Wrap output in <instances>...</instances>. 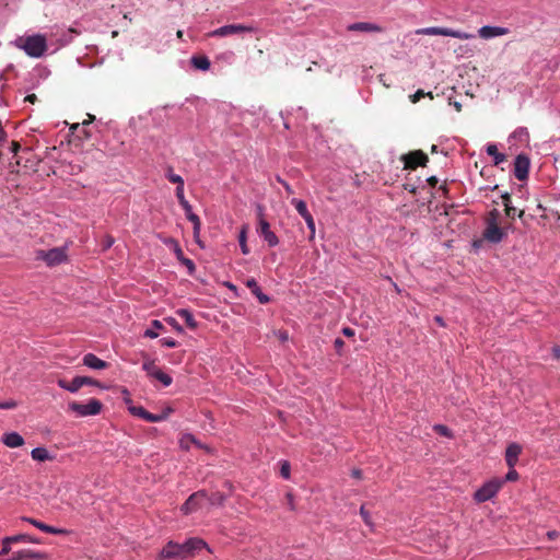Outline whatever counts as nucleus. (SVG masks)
Returning a JSON list of instances; mask_svg holds the SVG:
<instances>
[{
	"label": "nucleus",
	"mask_w": 560,
	"mask_h": 560,
	"mask_svg": "<svg viewBox=\"0 0 560 560\" xmlns=\"http://www.w3.org/2000/svg\"><path fill=\"white\" fill-rule=\"evenodd\" d=\"M83 364L94 370H104L108 368V363L106 361L101 360L93 353H86L83 357Z\"/></svg>",
	"instance_id": "6ab92c4d"
},
{
	"label": "nucleus",
	"mask_w": 560,
	"mask_h": 560,
	"mask_svg": "<svg viewBox=\"0 0 560 560\" xmlns=\"http://www.w3.org/2000/svg\"><path fill=\"white\" fill-rule=\"evenodd\" d=\"M36 260H43L48 267H55L68 260L67 247H55L49 250L36 252Z\"/></svg>",
	"instance_id": "7ed1b4c3"
},
{
	"label": "nucleus",
	"mask_w": 560,
	"mask_h": 560,
	"mask_svg": "<svg viewBox=\"0 0 560 560\" xmlns=\"http://www.w3.org/2000/svg\"><path fill=\"white\" fill-rule=\"evenodd\" d=\"M113 243H114V240L112 237H107L105 247L106 248L110 247L113 245Z\"/></svg>",
	"instance_id": "0e129e2a"
},
{
	"label": "nucleus",
	"mask_w": 560,
	"mask_h": 560,
	"mask_svg": "<svg viewBox=\"0 0 560 560\" xmlns=\"http://www.w3.org/2000/svg\"><path fill=\"white\" fill-rule=\"evenodd\" d=\"M142 368L151 377H153L160 371V368L154 363V361L144 362Z\"/></svg>",
	"instance_id": "473e14b6"
},
{
	"label": "nucleus",
	"mask_w": 560,
	"mask_h": 560,
	"mask_svg": "<svg viewBox=\"0 0 560 560\" xmlns=\"http://www.w3.org/2000/svg\"><path fill=\"white\" fill-rule=\"evenodd\" d=\"M21 520L32 524L33 526L37 527L38 529H40L44 533H47V534H58V533H60L59 529H57V528H55V527H52L50 525H47V524H45L43 522H39V521H37L35 518L23 516V517H21Z\"/></svg>",
	"instance_id": "4be33fe9"
},
{
	"label": "nucleus",
	"mask_w": 560,
	"mask_h": 560,
	"mask_svg": "<svg viewBox=\"0 0 560 560\" xmlns=\"http://www.w3.org/2000/svg\"><path fill=\"white\" fill-rule=\"evenodd\" d=\"M334 345H335V348H336L337 350H339V349H341V348H342V346L345 345V342H343V340H342V339H340V338H336V340H335Z\"/></svg>",
	"instance_id": "6e6d98bb"
},
{
	"label": "nucleus",
	"mask_w": 560,
	"mask_h": 560,
	"mask_svg": "<svg viewBox=\"0 0 560 560\" xmlns=\"http://www.w3.org/2000/svg\"><path fill=\"white\" fill-rule=\"evenodd\" d=\"M187 219L194 224V235L198 236L200 233V219L197 214H195L191 210L189 212H186Z\"/></svg>",
	"instance_id": "7c9ffc66"
},
{
	"label": "nucleus",
	"mask_w": 560,
	"mask_h": 560,
	"mask_svg": "<svg viewBox=\"0 0 560 560\" xmlns=\"http://www.w3.org/2000/svg\"><path fill=\"white\" fill-rule=\"evenodd\" d=\"M15 46L25 51L32 58L42 57L47 50V39L45 35L35 34L21 36L15 39Z\"/></svg>",
	"instance_id": "f257e3e1"
},
{
	"label": "nucleus",
	"mask_w": 560,
	"mask_h": 560,
	"mask_svg": "<svg viewBox=\"0 0 560 560\" xmlns=\"http://www.w3.org/2000/svg\"><path fill=\"white\" fill-rule=\"evenodd\" d=\"M152 325L156 328H162V324L159 320H153Z\"/></svg>",
	"instance_id": "774afa93"
},
{
	"label": "nucleus",
	"mask_w": 560,
	"mask_h": 560,
	"mask_svg": "<svg viewBox=\"0 0 560 560\" xmlns=\"http://www.w3.org/2000/svg\"><path fill=\"white\" fill-rule=\"evenodd\" d=\"M360 514H361V516H362V518H363V521H364V523L366 525H371L372 524L371 516H370L369 512L366 511L364 504L360 509Z\"/></svg>",
	"instance_id": "79ce46f5"
},
{
	"label": "nucleus",
	"mask_w": 560,
	"mask_h": 560,
	"mask_svg": "<svg viewBox=\"0 0 560 560\" xmlns=\"http://www.w3.org/2000/svg\"><path fill=\"white\" fill-rule=\"evenodd\" d=\"M190 61L196 69L202 71L209 70L211 66L210 60L207 56H192Z\"/></svg>",
	"instance_id": "5701e85b"
},
{
	"label": "nucleus",
	"mask_w": 560,
	"mask_h": 560,
	"mask_svg": "<svg viewBox=\"0 0 560 560\" xmlns=\"http://www.w3.org/2000/svg\"><path fill=\"white\" fill-rule=\"evenodd\" d=\"M81 380H82V386L92 385V386L103 387L98 381H96L92 377L81 376Z\"/></svg>",
	"instance_id": "a19ab883"
},
{
	"label": "nucleus",
	"mask_w": 560,
	"mask_h": 560,
	"mask_svg": "<svg viewBox=\"0 0 560 560\" xmlns=\"http://www.w3.org/2000/svg\"><path fill=\"white\" fill-rule=\"evenodd\" d=\"M166 177L171 183L176 184L177 187L184 188V179L182 178V176L172 173V168L168 170Z\"/></svg>",
	"instance_id": "c9c22d12"
},
{
	"label": "nucleus",
	"mask_w": 560,
	"mask_h": 560,
	"mask_svg": "<svg viewBox=\"0 0 560 560\" xmlns=\"http://www.w3.org/2000/svg\"><path fill=\"white\" fill-rule=\"evenodd\" d=\"M129 410H130V412L133 416L140 417V418L144 419L148 422H160V421H163V416H158V415L151 413V412L147 411L141 406H139V407H136V406L130 407Z\"/></svg>",
	"instance_id": "dca6fc26"
},
{
	"label": "nucleus",
	"mask_w": 560,
	"mask_h": 560,
	"mask_svg": "<svg viewBox=\"0 0 560 560\" xmlns=\"http://www.w3.org/2000/svg\"><path fill=\"white\" fill-rule=\"evenodd\" d=\"M37 100L36 95L35 94H30L25 97V101L26 102H30V103H35V101Z\"/></svg>",
	"instance_id": "680f3d73"
},
{
	"label": "nucleus",
	"mask_w": 560,
	"mask_h": 560,
	"mask_svg": "<svg viewBox=\"0 0 560 560\" xmlns=\"http://www.w3.org/2000/svg\"><path fill=\"white\" fill-rule=\"evenodd\" d=\"M11 536L4 537L2 539V548L0 550V557L7 556L11 552V545L14 544L13 540H11Z\"/></svg>",
	"instance_id": "72a5a7b5"
},
{
	"label": "nucleus",
	"mask_w": 560,
	"mask_h": 560,
	"mask_svg": "<svg viewBox=\"0 0 560 560\" xmlns=\"http://www.w3.org/2000/svg\"><path fill=\"white\" fill-rule=\"evenodd\" d=\"M434 319H435V322H436V323H439L441 326H444V322H443L442 317H440V316H435V318H434Z\"/></svg>",
	"instance_id": "338daca9"
},
{
	"label": "nucleus",
	"mask_w": 560,
	"mask_h": 560,
	"mask_svg": "<svg viewBox=\"0 0 560 560\" xmlns=\"http://www.w3.org/2000/svg\"><path fill=\"white\" fill-rule=\"evenodd\" d=\"M144 336L149 337V338H156L158 337V332L152 331V329H147L145 332H144Z\"/></svg>",
	"instance_id": "4d7b16f0"
},
{
	"label": "nucleus",
	"mask_w": 560,
	"mask_h": 560,
	"mask_svg": "<svg viewBox=\"0 0 560 560\" xmlns=\"http://www.w3.org/2000/svg\"><path fill=\"white\" fill-rule=\"evenodd\" d=\"M207 498V493L205 491H197L189 495V498L182 505V511L184 514H190L199 510Z\"/></svg>",
	"instance_id": "9d476101"
},
{
	"label": "nucleus",
	"mask_w": 560,
	"mask_h": 560,
	"mask_svg": "<svg viewBox=\"0 0 560 560\" xmlns=\"http://www.w3.org/2000/svg\"><path fill=\"white\" fill-rule=\"evenodd\" d=\"M11 540L14 541V544H18V542H32V544H40V539L39 538H36V537H33L28 534H18V535H13L11 536Z\"/></svg>",
	"instance_id": "cd10ccee"
},
{
	"label": "nucleus",
	"mask_w": 560,
	"mask_h": 560,
	"mask_svg": "<svg viewBox=\"0 0 560 560\" xmlns=\"http://www.w3.org/2000/svg\"><path fill=\"white\" fill-rule=\"evenodd\" d=\"M206 546V542L199 538H190L183 544V548H185L186 558L192 557L195 551L201 550Z\"/></svg>",
	"instance_id": "a211bd4d"
},
{
	"label": "nucleus",
	"mask_w": 560,
	"mask_h": 560,
	"mask_svg": "<svg viewBox=\"0 0 560 560\" xmlns=\"http://www.w3.org/2000/svg\"><path fill=\"white\" fill-rule=\"evenodd\" d=\"M253 27L242 25V24H231V25H224L221 26L214 31H212L209 36L212 37H224L229 35L240 34L243 32H252Z\"/></svg>",
	"instance_id": "9b49d317"
},
{
	"label": "nucleus",
	"mask_w": 560,
	"mask_h": 560,
	"mask_svg": "<svg viewBox=\"0 0 560 560\" xmlns=\"http://www.w3.org/2000/svg\"><path fill=\"white\" fill-rule=\"evenodd\" d=\"M168 323H170V324H171V325H172V326H173L177 331H179V332H182V331H183L182 326L176 322V319H174V318H170V319H168Z\"/></svg>",
	"instance_id": "09e8293b"
},
{
	"label": "nucleus",
	"mask_w": 560,
	"mask_h": 560,
	"mask_svg": "<svg viewBox=\"0 0 560 560\" xmlns=\"http://www.w3.org/2000/svg\"><path fill=\"white\" fill-rule=\"evenodd\" d=\"M290 470H291V467H290L289 462H287V460L281 462L280 475L284 479H289L290 478Z\"/></svg>",
	"instance_id": "ea45409f"
},
{
	"label": "nucleus",
	"mask_w": 560,
	"mask_h": 560,
	"mask_svg": "<svg viewBox=\"0 0 560 560\" xmlns=\"http://www.w3.org/2000/svg\"><path fill=\"white\" fill-rule=\"evenodd\" d=\"M500 212L497 209L491 210L486 218V229L482 237L489 243L498 244L506 235L503 229L499 226Z\"/></svg>",
	"instance_id": "f03ea898"
},
{
	"label": "nucleus",
	"mask_w": 560,
	"mask_h": 560,
	"mask_svg": "<svg viewBox=\"0 0 560 560\" xmlns=\"http://www.w3.org/2000/svg\"><path fill=\"white\" fill-rule=\"evenodd\" d=\"M175 254H176L177 259L188 268L190 273H192L196 269L194 261L184 256L182 248L177 244L175 247Z\"/></svg>",
	"instance_id": "a878e982"
},
{
	"label": "nucleus",
	"mask_w": 560,
	"mask_h": 560,
	"mask_svg": "<svg viewBox=\"0 0 560 560\" xmlns=\"http://www.w3.org/2000/svg\"><path fill=\"white\" fill-rule=\"evenodd\" d=\"M479 36L488 39L497 36H502L509 33V30L505 27H499V26H482L478 31Z\"/></svg>",
	"instance_id": "2eb2a0df"
},
{
	"label": "nucleus",
	"mask_w": 560,
	"mask_h": 560,
	"mask_svg": "<svg viewBox=\"0 0 560 560\" xmlns=\"http://www.w3.org/2000/svg\"><path fill=\"white\" fill-rule=\"evenodd\" d=\"M172 412L173 409L171 407H167L161 413H158V416H163V420H165Z\"/></svg>",
	"instance_id": "8fccbe9b"
},
{
	"label": "nucleus",
	"mask_w": 560,
	"mask_h": 560,
	"mask_svg": "<svg viewBox=\"0 0 560 560\" xmlns=\"http://www.w3.org/2000/svg\"><path fill=\"white\" fill-rule=\"evenodd\" d=\"M176 197L178 199L179 205L185 210V212H189L191 210V206H190V203L185 198L184 188L176 187Z\"/></svg>",
	"instance_id": "2f4dec72"
},
{
	"label": "nucleus",
	"mask_w": 560,
	"mask_h": 560,
	"mask_svg": "<svg viewBox=\"0 0 560 560\" xmlns=\"http://www.w3.org/2000/svg\"><path fill=\"white\" fill-rule=\"evenodd\" d=\"M1 441L5 446L10 448H15L24 445V439L18 432L4 433L1 438Z\"/></svg>",
	"instance_id": "f3484780"
},
{
	"label": "nucleus",
	"mask_w": 560,
	"mask_h": 560,
	"mask_svg": "<svg viewBox=\"0 0 560 560\" xmlns=\"http://www.w3.org/2000/svg\"><path fill=\"white\" fill-rule=\"evenodd\" d=\"M425 95H428L430 98H433L432 92L424 93L423 90H418L415 94L410 95V101H411V103L415 104V103L419 102Z\"/></svg>",
	"instance_id": "58836bf2"
},
{
	"label": "nucleus",
	"mask_w": 560,
	"mask_h": 560,
	"mask_svg": "<svg viewBox=\"0 0 560 560\" xmlns=\"http://www.w3.org/2000/svg\"><path fill=\"white\" fill-rule=\"evenodd\" d=\"M530 162L527 155L518 154L514 162V176L518 180H525L528 177Z\"/></svg>",
	"instance_id": "f8f14e48"
},
{
	"label": "nucleus",
	"mask_w": 560,
	"mask_h": 560,
	"mask_svg": "<svg viewBox=\"0 0 560 560\" xmlns=\"http://www.w3.org/2000/svg\"><path fill=\"white\" fill-rule=\"evenodd\" d=\"M434 430L435 432H438L439 434H442V435H445V436H448L450 435V430L447 427L443 425V424H438L434 427Z\"/></svg>",
	"instance_id": "a18cd8bd"
},
{
	"label": "nucleus",
	"mask_w": 560,
	"mask_h": 560,
	"mask_svg": "<svg viewBox=\"0 0 560 560\" xmlns=\"http://www.w3.org/2000/svg\"><path fill=\"white\" fill-rule=\"evenodd\" d=\"M21 149V145L18 141H12L11 142V151L16 154L19 152V150Z\"/></svg>",
	"instance_id": "3c124183"
},
{
	"label": "nucleus",
	"mask_w": 560,
	"mask_h": 560,
	"mask_svg": "<svg viewBox=\"0 0 560 560\" xmlns=\"http://www.w3.org/2000/svg\"><path fill=\"white\" fill-rule=\"evenodd\" d=\"M503 205H511V195L509 192H505L501 196Z\"/></svg>",
	"instance_id": "864d4df0"
},
{
	"label": "nucleus",
	"mask_w": 560,
	"mask_h": 560,
	"mask_svg": "<svg viewBox=\"0 0 560 560\" xmlns=\"http://www.w3.org/2000/svg\"><path fill=\"white\" fill-rule=\"evenodd\" d=\"M416 34L450 36V37H454V38H458V39H470V38L475 37V35L469 34V33L455 31V30L447 28V27H439V26L419 28L416 31Z\"/></svg>",
	"instance_id": "39448f33"
},
{
	"label": "nucleus",
	"mask_w": 560,
	"mask_h": 560,
	"mask_svg": "<svg viewBox=\"0 0 560 560\" xmlns=\"http://www.w3.org/2000/svg\"><path fill=\"white\" fill-rule=\"evenodd\" d=\"M522 453V446L517 443H511L505 451V462L509 468H513Z\"/></svg>",
	"instance_id": "4468645a"
},
{
	"label": "nucleus",
	"mask_w": 560,
	"mask_h": 560,
	"mask_svg": "<svg viewBox=\"0 0 560 560\" xmlns=\"http://www.w3.org/2000/svg\"><path fill=\"white\" fill-rule=\"evenodd\" d=\"M246 234H247V226H243L240 232V235H238V243H240L241 250L244 255L249 254V248L246 243V240H247Z\"/></svg>",
	"instance_id": "c85d7f7f"
},
{
	"label": "nucleus",
	"mask_w": 560,
	"mask_h": 560,
	"mask_svg": "<svg viewBox=\"0 0 560 560\" xmlns=\"http://www.w3.org/2000/svg\"><path fill=\"white\" fill-rule=\"evenodd\" d=\"M259 222H258V229L257 232L264 240L268 243L270 247H275L279 244L278 236L270 230V224L265 220L262 210L259 207V213H258Z\"/></svg>",
	"instance_id": "1a4fd4ad"
},
{
	"label": "nucleus",
	"mask_w": 560,
	"mask_h": 560,
	"mask_svg": "<svg viewBox=\"0 0 560 560\" xmlns=\"http://www.w3.org/2000/svg\"><path fill=\"white\" fill-rule=\"evenodd\" d=\"M31 456L34 460H37V462H45V460L52 459V456L49 454V452L45 447H36V448L32 450Z\"/></svg>",
	"instance_id": "393cba45"
},
{
	"label": "nucleus",
	"mask_w": 560,
	"mask_h": 560,
	"mask_svg": "<svg viewBox=\"0 0 560 560\" xmlns=\"http://www.w3.org/2000/svg\"><path fill=\"white\" fill-rule=\"evenodd\" d=\"M68 408L79 417H89L98 415L102 411L103 404L98 399L92 398L86 404L71 401Z\"/></svg>",
	"instance_id": "20e7f679"
},
{
	"label": "nucleus",
	"mask_w": 560,
	"mask_h": 560,
	"mask_svg": "<svg viewBox=\"0 0 560 560\" xmlns=\"http://www.w3.org/2000/svg\"><path fill=\"white\" fill-rule=\"evenodd\" d=\"M303 219L305 220L306 222V225L310 230V240H314L315 237V221H314V218L312 214H307V217H303Z\"/></svg>",
	"instance_id": "e433bc0d"
},
{
	"label": "nucleus",
	"mask_w": 560,
	"mask_h": 560,
	"mask_svg": "<svg viewBox=\"0 0 560 560\" xmlns=\"http://www.w3.org/2000/svg\"><path fill=\"white\" fill-rule=\"evenodd\" d=\"M518 479V474L517 471L513 468H510V470L508 471L506 476H505V480L506 481H515Z\"/></svg>",
	"instance_id": "c03bdc74"
},
{
	"label": "nucleus",
	"mask_w": 560,
	"mask_h": 560,
	"mask_svg": "<svg viewBox=\"0 0 560 560\" xmlns=\"http://www.w3.org/2000/svg\"><path fill=\"white\" fill-rule=\"evenodd\" d=\"M405 189L409 190L412 194H416V191H417V188L415 186H412V185H409V184L405 185Z\"/></svg>",
	"instance_id": "e2e57ef3"
},
{
	"label": "nucleus",
	"mask_w": 560,
	"mask_h": 560,
	"mask_svg": "<svg viewBox=\"0 0 560 560\" xmlns=\"http://www.w3.org/2000/svg\"><path fill=\"white\" fill-rule=\"evenodd\" d=\"M342 334L347 337H353L354 330L350 327H345V328H342Z\"/></svg>",
	"instance_id": "603ef678"
},
{
	"label": "nucleus",
	"mask_w": 560,
	"mask_h": 560,
	"mask_svg": "<svg viewBox=\"0 0 560 560\" xmlns=\"http://www.w3.org/2000/svg\"><path fill=\"white\" fill-rule=\"evenodd\" d=\"M405 170H416L418 166H425L429 162L428 155L421 150L410 151L401 156Z\"/></svg>",
	"instance_id": "0eeeda50"
},
{
	"label": "nucleus",
	"mask_w": 560,
	"mask_h": 560,
	"mask_svg": "<svg viewBox=\"0 0 560 560\" xmlns=\"http://www.w3.org/2000/svg\"><path fill=\"white\" fill-rule=\"evenodd\" d=\"M18 406L16 401L8 400L5 402H0V409H14Z\"/></svg>",
	"instance_id": "49530a36"
},
{
	"label": "nucleus",
	"mask_w": 560,
	"mask_h": 560,
	"mask_svg": "<svg viewBox=\"0 0 560 560\" xmlns=\"http://www.w3.org/2000/svg\"><path fill=\"white\" fill-rule=\"evenodd\" d=\"M245 284L261 304H266L270 301L269 296L261 292L257 281L254 278L247 279Z\"/></svg>",
	"instance_id": "aec40b11"
},
{
	"label": "nucleus",
	"mask_w": 560,
	"mask_h": 560,
	"mask_svg": "<svg viewBox=\"0 0 560 560\" xmlns=\"http://www.w3.org/2000/svg\"><path fill=\"white\" fill-rule=\"evenodd\" d=\"M162 346L167 348H175L177 346V341L173 338H163L160 340Z\"/></svg>",
	"instance_id": "37998d69"
},
{
	"label": "nucleus",
	"mask_w": 560,
	"mask_h": 560,
	"mask_svg": "<svg viewBox=\"0 0 560 560\" xmlns=\"http://www.w3.org/2000/svg\"><path fill=\"white\" fill-rule=\"evenodd\" d=\"M552 354L556 359H560V347H553Z\"/></svg>",
	"instance_id": "bf43d9fd"
},
{
	"label": "nucleus",
	"mask_w": 560,
	"mask_h": 560,
	"mask_svg": "<svg viewBox=\"0 0 560 560\" xmlns=\"http://www.w3.org/2000/svg\"><path fill=\"white\" fill-rule=\"evenodd\" d=\"M504 210H505L506 217L514 219V217L516 214V209L514 207H512L511 205H505Z\"/></svg>",
	"instance_id": "de8ad7c7"
},
{
	"label": "nucleus",
	"mask_w": 560,
	"mask_h": 560,
	"mask_svg": "<svg viewBox=\"0 0 560 560\" xmlns=\"http://www.w3.org/2000/svg\"><path fill=\"white\" fill-rule=\"evenodd\" d=\"M159 558L161 560H184L186 559L185 548H183V544L168 541L161 550Z\"/></svg>",
	"instance_id": "6e6552de"
},
{
	"label": "nucleus",
	"mask_w": 560,
	"mask_h": 560,
	"mask_svg": "<svg viewBox=\"0 0 560 560\" xmlns=\"http://www.w3.org/2000/svg\"><path fill=\"white\" fill-rule=\"evenodd\" d=\"M153 377L160 381L164 386H170L173 381L172 377L168 374L164 373L161 369Z\"/></svg>",
	"instance_id": "f704fd0d"
},
{
	"label": "nucleus",
	"mask_w": 560,
	"mask_h": 560,
	"mask_svg": "<svg viewBox=\"0 0 560 560\" xmlns=\"http://www.w3.org/2000/svg\"><path fill=\"white\" fill-rule=\"evenodd\" d=\"M349 32L381 33L383 28L370 22H357L347 26Z\"/></svg>",
	"instance_id": "ddd939ff"
},
{
	"label": "nucleus",
	"mask_w": 560,
	"mask_h": 560,
	"mask_svg": "<svg viewBox=\"0 0 560 560\" xmlns=\"http://www.w3.org/2000/svg\"><path fill=\"white\" fill-rule=\"evenodd\" d=\"M206 500H209V502L211 504L221 505L225 501V497L220 492H215V493L211 494L210 497L207 495Z\"/></svg>",
	"instance_id": "4c0bfd02"
},
{
	"label": "nucleus",
	"mask_w": 560,
	"mask_h": 560,
	"mask_svg": "<svg viewBox=\"0 0 560 560\" xmlns=\"http://www.w3.org/2000/svg\"><path fill=\"white\" fill-rule=\"evenodd\" d=\"M427 182L431 187H435L439 180L435 176H431L427 179Z\"/></svg>",
	"instance_id": "5fc2aeb1"
},
{
	"label": "nucleus",
	"mask_w": 560,
	"mask_h": 560,
	"mask_svg": "<svg viewBox=\"0 0 560 560\" xmlns=\"http://www.w3.org/2000/svg\"><path fill=\"white\" fill-rule=\"evenodd\" d=\"M291 203L295 207L296 211L302 218L307 217V214H311L310 211L307 210L306 203L303 200L293 198L291 200Z\"/></svg>",
	"instance_id": "c756f323"
},
{
	"label": "nucleus",
	"mask_w": 560,
	"mask_h": 560,
	"mask_svg": "<svg viewBox=\"0 0 560 560\" xmlns=\"http://www.w3.org/2000/svg\"><path fill=\"white\" fill-rule=\"evenodd\" d=\"M176 314L185 320L186 325L190 329L197 328L198 324H197L196 319L194 318L190 311H188L186 308H179V310H177Z\"/></svg>",
	"instance_id": "b1692460"
},
{
	"label": "nucleus",
	"mask_w": 560,
	"mask_h": 560,
	"mask_svg": "<svg viewBox=\"0 0 560 560\" xmlns=\"http://www.w3.org/2000/svg\"><path fill=\"white\" fill-rule=\"evenodd\" d=\"M58 386L70 393H77L82 387L81 376H75L71 382L65 378H59L57 382Z\"/></svg>",
	"instance_id": "412c9836"
},
{
	"label": "nucleus",
	"mask_w": 560,
	"mask_h": 560,
	"mask_svg": "<svg viewBox=\"0 0 560 560\" xmlns=\"http://www.w3.org/2000/svg\"><path fill=\"white\" fill-rule=\"evenodd\" d=\"M280 182L282 183V185L288 194H293V189L291 188V186L288 183L282 182V180H280Z\"/></svg>",
	"instance_id": "052dcab7"
},
{
	"label": "nucleus",
	"mask_w": 560,
	"mask_h": 560,
	"mask_svg": "<svg viewBox=\"0 0 560 560\" xmlns=\"http://www.w3.org/2000/svg\"><path fill=\"white\" fill-rule=\"evenodd\" d=\"M351 475L353 478L360 479L362 477V471L360 469H353Z\"/></svg>",
	"instance_id": "13d9d810"
},
{
	"label": "nucleus",
	"mask_w": 560,
	"mask_h": 560,
	"mask_svg": "<svg viewBox=\"0 0 560 560\" xmlns=\"http://www.w3.org/2000/svg\"><path fill=\"white\" fill-rule=\"evenodd\" d=\"M504 480L493 478L486 482L480 489L475 492V500L477 502H486L492 499L503 486Z\"/></svg>",
	"instance_id": "423d86ee"
},
{
	"label": "nucleus",
	"mask_w": 560,
	"mask_h": 560,
	"mask_svg": "<svg viewBox=\"0 0 560 560\" xmlns=\"http://www.w3.org/2000/svg\"><path fill=\"white\" fill-rule=\"evenodd\" d=\"M93 120H94V116L89 115V119L84 120V121L82 122V125H89V124H90V122H92Z\"/></svg>",
	"instance_id": "69168bd1"
},
{
	"label": "nucleus",
	"mask_w": 560,
	"mask_h": 560,
	"mask_svg": "<svg viewBox=\"0 0 560 560\" xmlns=\"http://www.w3.org/2000/svg\"><path fill=\"white\" fill-rule=\"evenodd\" d=\"M487 153L489 155L493 156L494 165H499L505 161V155L498 151V148L495 144H489L487 147Z\"/></svg>",
	"instance_id": "bb28decb"
}]
</instances>
